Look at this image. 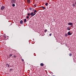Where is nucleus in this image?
<instances>
[{
	"mask_svg": "<svg viewBox=\"0 0 76 76\" xmlns=\"http://www.w3.org/2000/svg\"><path fill=\"white\" fill-rule=\"evenodd\" d=\"M13 70V69L12 68L10 69V71H9L10 72H12V71Z\"/></svg>",
	"mask_w": 76,
	"mask_h": 76,
	"instance_id": "nucleus-6",
	"label": "nucleus"
},
{
	"mask_svg": "<svg viewBox=\"0 0 76 76\" xmlns=\"http://www.w3.org/2000/svg\"><path fill=\"white\" fill-rule=\"evenodd\" d=\"M65 37H67V34H66L65 35Z\"/></svg>",
	"mask_w": 76,
	"mask_h": 76,
	"instance_id": "nucleus-17",
	"label": "nucleus"
},
{
	"mask_svg": "<svg viewBox=\"0 0 76 76\" xmlns=\"http://www.w3.org/2000/svg\"><path fill=\"white\" fill-rule=\"evenodd\" d=\"M27 1L28 3H30V2H31V0H27Z\"/></svg>",
	"mask_w": 76,
	"mask_h": 76,
	"instance_id": "nucleus-5",
	"label": "nucleus"
},
{
	"mask_svg": "<svg viewBox=\"0 0 76 76\" xmlns=\"http://www.w3.org/2000/svg\"><path fill=\"white\" fill-rule=\"evenodd\" d=\"M67 29H68L69 31H70V29L69 28V27H68V28H67Z\"/></svg>",
	"mask_w": 76,
	"mask_h": 76,
	"instance_id": "nucleus-21",
	"label": "nucleus"
},
{
	"mask_svg": "<svg viewBox=\"0 0 76 76\" xmlns=\"http://www.w3.org/2000/svg\"><path fill=\"white\" fill-rule=\"evenodd\" d=\"M37 11L36 10H34V13H37Z\"/></svg>",
	"mask_w": 76,
	"mask_h": 76,
	"instance_id": "nucleus-15",
	"label": "nucleus"
},
{
	"mask_svg": "<svg viewBox=\"0 0 76 76\" xmlns=\"http://www.w3.org/2000/svg\"><path fill=\"white\" fill-rule=\"evenodd\" d=\"M10 57H12V54H11L10 55Z\"/></svg>",
	"mask_w": 76,
	"mask_h": 76,
	"instance_id": "nucleus-22",
	"label": "nucleus"
},
{
	"mask_svg": "<svg viewBox=\"0 0 76 76\" xmlns=\"http://www.w3.org/2000/svg\"><path fill=\"white\" fill-rule=\"evenodd\" d=\"M48 3H46V4H45V5L46 6H47L48 5Z\"/></svg>",
	"mask_w": 76,
	"mask_h": 76,
	"instance_id": "nucleus-14",
	"label": "nucleus"
},
{
	"mask_svg": "<svg viewBox=\"0 0 76 76\" xmlns=\"http://www.w3.org/2000/svg\"><path fill=\"white\" fill-rule=\"evenodd\" d=\"M29 18V16H27L26 18V19H28Z\"/></svg>",
	"mask_w": 76,
	"mask_h": 76,
	"instance_id": "nucleus-24",
	"label": "nucleus"
},
{
	"mask_svg": "<svg viewBox=\"0 0 76 76\" xmlns=\"http://www.w3.org/2000/svg\"><path fill=\"white\" fill-rule=\"evenodd\" d=\"M33 14H34V12H31V13L30 14V15H33Z\"/></svg>",
	"mask_w": 76,
	"mask_h": 76,
	"instance_id": "nucleus-13",
	"label": "nucleus"
},
{
	"mask_svg": "<svg viewBox=\"0 0 76 76\" xmlns=\"http://www.w3.org/2000/svg\"><path fill=\"white\" fill-rule=\"evenodd\" d=\"M13 57H14V58H16V56H14Z\"/></svg>",
	"mask_w": 76,
	"mask_h": 76,
	"instance_id": "nucleus-25",
	"label": "nucleus"
},
{
	"mask_svg": "<svg viewBox=\"0 0 76 76\" xmlns=\"http://www.w3.org/2000/svg\"><path fill=\"white\" fill-rule=\"evenodd\" d=\"M69 56H72V55L71 53H69Z\"/></svg>",
	"mask_w": 76,
	"mask_h": 76,
	"instance_id": "nucleus-18",
	"label": "nucleus"
},
{
	"mask_svg": "<svg viewBox=\"0 0 76 76\" xmlns=\"http://www.w3.org/2000/svg\"><path fill=\"white\" fill-rule=\"evenodd\" d=\"M36 15V13H34V14L32 15H31V17H32V16H34V15Z\"/></svg>",
	"mask_w": 76,
	"mask_h": 76,
	"instance_id": "nucleus-9",
	"label": "nucleus"
},
{
	"mask_svg": "<svg viewBox=\"0 0 76 76\" xmlns=\"http://www.w3.org/2000/svg\"><path fill=\"white\" fill-rule=\"evenodd\" d=\"M73 7H75V4H73Z\"/></svg>",
	"mask_w": 76,
	"mask_h": 76,
	"instance_id": "nucleus-23",
	"label": "nucleus"
},
{
	"mask_svg": "<svg viewBox=\"0 0 76 76\" xmlns=\"http://www.w3.org/2000/svg\"><path fill=\"white\" fill-rule=\"evenodd\" d=\"M29 9H30V10H32V8H30Z\"/></svg>",
	"mask_w": 76,
	"mask_h": 76,
	"instance_id": "nucleus-19",
	"label": "nucleus"
},
{
	"mask_svg": "<svg viewBox=\"0 0 76 76\" xmlns=\"http://www.w3.org/2000/svg\"><path fill=\"white\" fill-rule=\"evenodd\" d=\"M53 76H55V75H53Z\"/></svg>",
	"mask_w": 76,
	"mask_h": 76,
	"instance_id": "nucleus-33",
	"label": "nucleus"
},
{
	"mask_svg": "<svg viewBox=\"0 0 76 76\" xmlns=\"http://www.w3.org/2000/svg\"><path fill=\"white\" fill-rule=\"evenodd\" d=\"M71 27H72V26H70Z\"/></svg>",
	"mask_w": 76,
	"mask_h": 76,
	"instance_id": "nucleus-30",
	"label": "nucleus"
},
{
	"mask_svg": "<svg viewBox=\"0 0 76 76\" xmlns=\"http://www.w3.org/2000/svg\"><path fill=\"white\" fill-rule=\"evenodd\" d=\"M40 65L41 66H44V64H43V63H41L40 64Z\"/></svg>",
	"mask_w": 76,
	"mask_h": 76,
	"instance_id": "nucleus-11",
	"label": "nucleus"
},
{
	"mask_svg": "<svg viewBox=\"0 0 76 76\" xmlns=\"http://www.w3.org/2000/svg\"><path fill=\"white\" fill-rule=\"evenodd\" d=\"M16 3V0H11V3L12 4H15Z\"/></svg>",
	"mask_w": 76,
	"mask_h": 76,
	"instance_id": "nucleus-1",
	"label": "nucleus"
},
{
	"mask_svg": "<svg viewBox=\"0 0 76 76\" xmlns=\"http://www.w3.org/2000/svg\"><path fill=\"white\" fill-rule=\"evenodd\" d=\"M4 9H5V7H4V6H2L1 7V9L2 10H4Z\"/></svg>",
	"mask_w": 76,
	"mask_h": 76,
	"instance_id": "nucleus-2",
	"label": "nucleus"
},
{
	"mask_svg": "<svg viewBox=\"0 0 76 76\" xmlns=\"http://www.w3.org/2000/svg\"><path fill=\"white\" fill-rule=\"evenodd\" d=\"M10 67H12V66H10Z\"/></svg>",
	"mask_w": 76,
	"mask_h": 76,
	"instance_id": "nucleus-31",
	"label": "nucleus"
},
{
	"mask_svg": "<svg viewBox=\"0 0 76 76\" xmlns=\"http://www.w3.org/2000/svg\"><path fill=\"white\" fill-rule=\"evenodd\" d=\"M26 19H25L24 20V22H26Z\"/></svg>",
	"mask_w": 76,
	"mask_h": 76,
	"instance_id": "nucleus-16",
	"label": "nucleus"
},
{
	"mask_svg": "<svg viewBox=\"0 0 76 76\" xmlns=\"http://www.w3.org/2000/svg\"><path fill=\"white\" fill-rule=\"evenodd\" d=\"M20 22L21 24H23V21L22 20H21Z\"/></svg>",
	"mask_w": 76,
	"mask_h": 76,
	"instance_id": "nucleus-8",
	"label": "nucleus"
},
{
	"mask_svg": "<svg viewBox=\"0 0 76 76\" xmlns=\"http://www.w3.org/2000/svg\"><path fill=\"white\" fill-rule=\"evenodd\" d=\"M6 66H7H7H8V67H10V65H9V64H6Z\"/></svg>",
	"mask_w": 76,
	"mask_h": 76,
	"instance_id": "nucleus-7",
	"label": "nucleus"
},
{
	"mask_svg": "<svg viewBox=\"0 0 76 76\" xmlns=\"http://www.w3.org/2000/svg\"><path fill=\"white\" fill-rule=\"evenodd\" d=\"M51 35H52L51 34H49V35L50 36H51Z\"/></svg>",
	"mask_w": 76,
	"mask_h": 76,
	"instance_id": "nucleus-28",
	"label": "nucleus"
},
{
	"mask_svg": "<svg viewBox=\"0 0 76 76\" xmlns=\"http://www.w3.org/2000/svg\"><path fill=\"white\" fill-rule=\"evenodd\" d=\"M34 6L35 7H36V4L34 5Z\"/></svg>",
	"mask_w": 76,
	"mask_h": 76,
	"instance_id": "nucleus-29",
	"label": "nucleus"
},
{
	"mask_svg": "<svg viewBox=\"0 0 76 76\" xmlns=\"http://www.w3.org/2000/svg\"><path fill=\"white\" fill-rule=\"evenodd\" d=\"M5 38H6V36H5Z\"/></svg>",
	"mask_w": 76,
	"mask_h": 76,
	"instance_id": "nucleus-32",
	"label": "nucleus"
},
{
	"mask_svg": "<svg viewBox=\"0 0 76 76\" xmlns=\"http://www.w3.org/2000/svg\"><path fill=\"white\" fill-rule=\"evenodd\" d=\"M67 34L68 35L70 36V35H72V34L71 33L70 31H69L68 32Z\"/></svg>",
	"mask_w": 76,
	"mask_h": 76,
	"instance_id": "nucleus-3",
	"label": "nucleus"
},
{
	"mask_svg": "<svg viewBox=\"0 0 76 76\" xmlns=\"http://www.w3.org/2000/svg\"><path fill=\"white\" fill-rule=\"evenodd\" d=\"M46 31H47V29H45V32H46Z\"/></svg>",
	"mask_w": 76,
	"mask_h": 76,
	"instance_id": "nucleus-27",
	"label": "nucleus"
},
{
	"mask_svg": "<svg viewBox=\"0 0 76 76\" xmlns=\"http://www.w3.org/2000/svg\"><path fill=\"white\" fill-rule=\"evenodd\" d=\"M27 15H28V16H30V14L29 13H28L27 14Z\"/></svg>",
	"mask_w": 76,
	"mask_h": 76,
	"instance_id": "nucleus-20",
	"label": "nucleus"
},
{
	"mask_svg": "<svg viewBox=\"0 0 76 76\" xmlns=\"http://www.w3.org/2000/svg\"><path fill=\"white\" fill-rule=\"evenodd\" d=\"M43 9L45 10V7H41Z\"/></svg>",
	"mask_w": 76,
	"mask_h": 76,
	"instance_id": "nucleus-10",
	"label": "nucleus"
},
{
	"mask_svg": "<svg viewBox=\"0 0 76 76\" xmlns=\"http://www.w3.org/2000/svg\"><path fill=\"white\" fill-rule=\"evenodd\" d=\"M12 6L13 7H15V4H13L12 5Z\"/></svg>",
	"mask_w": 76,
	"mask_h": 76,
	"instance_id": "nucleus-12",
	"label": "nucleus"
},
{
	"mask_svg": "<svg viewBox=\"0 0 76 76\" xmlns=\"http://www.w3.org/2000/svg\"><path fill=\"white\" fill-rule=\"evenodd\" d=\"M68 25H73V24L72 23H68Z\"/></svg>",
	"mask_w": 76,
	"mask_h": 76,
	"instance_id": "nucleus-4",
	"label": "nucleus"
},
{
	"mask_svg": "<svg viewBox=\"0 0 76 76\" xmlns=\"http://www.w3.org/2000/svg\"><path fill=\"white\" fill-rule=\"evenodd\" d=\"M21 60L23 61H24V60H23V59H22Z\"/></svg>",
	"mask_w": 76,
	"mask_h": 76,
	"instance_id": "nucleus-26",
	"label": "nucleus"
}]
</instances>
